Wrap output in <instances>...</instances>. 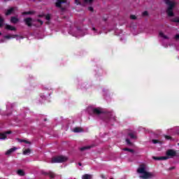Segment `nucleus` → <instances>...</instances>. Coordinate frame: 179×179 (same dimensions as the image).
Wrapping results in <instances>:
<instances>
[{
  "mask_svg": "<svg viewBox=\"0 0 179 179\" xmlns=\"http://www.w3.org/2000/svg\"><path fill=\"white\" fill-rule=\"evenodd\" d=\"M31 153V150H30V148L26 149L23 151V155H29Z\"/></svg>",
  "mask_w": 179,
  "mask_h": 179,
  "instance_id": "obj_21",
  "label": "nucleus"
},
{
  "mask_svg": "<svg viewBox=\"0 0 179 179\" xmlns=\"http://www.w3.org/2000/svg\"><path fill=\"white\" fill-rule=\"evenodd\" d=\"M43 174L44 176H48L50 178H55V173L51 171H49L48 172H43Z\"/></svg>",
  "mask_w": 179,
  "mask_h": 179,
  "instance_id": "obj_8",
  "label": "nucleus"
},
{
  "mask_svg": "<svg viewBox=\"0 0 179 179\" xmlns=\"http://www.w3.org/2000/svg\"><path fill=\"white\" fill-rule=\"evenodd\" d=\"M110 179H114V178H110Z\"/></svg>",
  "mask_w": 179,
  "mask_h": 179,
  "instance_id": "obj_49",
  "label": "nucleus"
},
{
  "mask_svg": "<svg viewBox=\"0 0 179 179\" xmlns=\"http://www.w3.org/2000/svg\"><path fill=\"white\" fill-rule=\"evenodd\" d=\"M88 10H90V12H93L94 8H93V7H89Z\"/></svg>",
  "mask_w": 179,
  "mask_h": 179,
  "instance_id": "obj_39",
  "label": "nucleus"
},
{
  "mask_svg": "<svg viewBox=\"0 0 179 179\" xmlns=\"http://www.w3.org/2000/svg\"><path fill=\"white\" fill-rule=\"evenodd\" d=\"M6 30H10L12 31H15L16 30V27H12L11 25L6 24Z\"/></svg>",
  "mask_w": 179,
  "mask_h": 179,
  "instance_id": "obj_11",
  "label": "nucleus"
},
{
  "mask_svg": "<svg viewBox=\"0 0 179 179\" xmlns=\"http://www.w3.org/2000/svg\"><path fill=\"white\" fill-rule=\"evenodd\" d=\"M92 113L93 114H94L95 115H101V114H103V112L100 108H94L92 109Z\"/></svg>",
  "mask_w": 179,
  "mask_h": 179,
  "instance_id": "obj_6",
  "label": "nucleus"
},
{
  "mask_svg": "<svg viewBox=\"0 0 179 179\" xmlns=\"http://www.w3.org/2000/svg\"><path fill=\"white\" fill-rule=\"evenodd\" d=\"M1 34H2L1 33H0V36H1Z\"/></svg>",
  "mask_w": 179,
  "mask_h": 179,
  "instance_id": "obj_48",
  "label": "nucleus"
},
{
  "mask_svg": "<svg viewBox=\"0 0 179 179\" xmlns=\"http://www.w3.org/2000/svg\"><path fill=\"white\" fill-rule=\"evenodd\" d=\"M75 3L77 5H82V3H80V0H75Z\"/></svg>",
  "mask_w": 179,
  "mask_h": 179,
  "instance_id": "obj_33",
  "label": "nucleus"
},
{
  "mask_svg": "<svg viewBox=\"0 0 179 179\" xmlns=\"http://www.w3.org/2000/svg\"><path fill=\"white\" fill-rule=\"evenodd\" d=\"M165 139H166V141H171L173 139V137L170 136H167V135H164Z\"/></svg>",
  "mask_w": 179,
  "mask_h": 179,
  "instance_id": "obj_28",
  "label": "nucleus"
},
{
  "mask_svg": "<svg viewBox=\"0 0 179 179\" xmlns=\"http://www.w3.org/2000/svg\"><path fill=\"white\" fill-rule=\"evenodd\" d=\"M171 22H172L173 23H179V17H176L171 18Z\"/></svg>",
  "mask_w": 179,
  "mask_h": 179,
  "instance_id": "obj_17",
  "label": "nucleus"
},
{
  "mask_svg": "<svg viewBox=\"0 0 179 179\" xmlns=\"http://www.w3.org/2000/svg\"><path fill=\"white\" fill-rule=\"evenodd\" d=\"M145 171L146 165H145L144 164H141L138 169H137V173H139V174H143V173Z\"/></svg>",
  "mask_w": 179,
  "mask_h": 179,
  "instance_id": "obj_4",
  "label": "nucleus"
},
{
  "mask_svg": "<svg viewBox=\"0 0 179 179\" xmlns=\"http://www.w3.org/2000/svg\"><path fill=\"white\" fill-rule=\"evenodd\" d=\"M152 143H154V145H156V143H159V145H162L163 144V141L157 140V139H153L152 140Z\"/></svg>",
  "mask_w": 179,
  "mask_h": 179,
  "instance_id": "obj_19",
  "label": "nucleus"
},
{
  "mask_svg": "<svg viewBox=\"0 0 179 179\" xmlns=\"http://www.w3.org/2000/svg\"><path fill=\"white\" fill-rule=\"evenodd\" d=\"M106 117L108 118V120H109V121H111V120H113V121H115V116H114V115H113V113H106Z\"/></svg>",
  "mask_w": 179,
  "mask_h": 179,
  "instance_id": "obj_10",
  "label": "nucleus"
},
{
  "mask_svg": "<svg viewBox=\"0 0 179 179\" xmlns=\"http://www.w3.org/2000/svg\"><path fill=\"white\" fill-rule=\"evenodd\" d=\"M126 142H127V145H129V146H132V143L131 142V141L129 138L126 139Z\"/></svg>",
  "mask_w": 179,
  "mask_h": 179,
  "instance_id": "obj_29",
  "label": "nucleus"
},
{
  "mask_svg": "<svg viewBox=\"0 0 179 179\" xmlns=\"http://www.w3.org/2000/svg\"><path fill=\"white\" fill-rule=\"evenodd\" d=\"M16 150V148H10V150H7L6 152V156H9V155H11V153H13Z\"/></svg>",
  "mask_w": 179,
  "mask_h": 179,
  "instance_id": "obj_12",
  "label": "nucleus"
},
{
  "mask_svg": "<svg viewBox=\"0 0 179 179\" xmlns=\"http://www.w3.org/2000/svg\"><path fill=\"white\" fill-rule=\"evenodd\" d=\"M12 37H13V38H16V37H17V35H13V36L6 35V36H5V38L9 39V38H12Z\"/></svg>",
  "mask_w": 179,
  "mask_h": 179,
  "instance_id": "obj_26",
  "label": "nucleus"
},
{
  "mask_svg": "<svg viewBox=\"0 0 179 179\" xmlns=\"http://www.w3.org/2000/svg\"><path fill=\"white\" fill-rule=\"evenodd\" d=\"M83 129H82V128L80 127H75L73 129V132L75 133H79V132H83Z\"/></svg>",
  "mask_w": 179,
  "mask_h": 179,
  "instance_id": "obj_16",
  "label": "nucleus"
},
{
  "mask_svg": "<svg viewBox=\"0 0 179 179\" xmlns=\"http://www.w3.org/2000/svg\"><path fill=\"white\" fill-rule=\"evenodd\" d=\"M78 166H82V163L79 162Z\"/></svg>",
  "mask_w": 179,
  "mask_h": 179,
  "instance_id": "obj_46",
  "label": "nucleus"
},
{
  "mask_svg": "<svg viewBox=\"0 0 179 179\" xmlns=\"http://www.w3.org/2000/svg\"><path fill=\"white\" fill-rule=\"evenodd\" d=\"M169 170H174V167L169 168Z\"/></svg>",
  "mask_w": 179,
  "mask_h": 179,
  "instance_id": "obj_45",
  "label": "nucleus"
},
{
  "mask_svg": "<svg viewBox=\"0 0 179 179\" xmlns=\"http://www.w3.org/2000/svg\"><path fill=\"white\" fill-rule=\"evenodd\" d=\"M68 160V157L64 156L53 157L51 160V163H64Z\"/></svg>",
  "mask_w": 179,
  "mask_h": 179,
  "instance_id": "obj_1",
  "label": "nucleus"
},
{
  "mask_svg": "<svg viewBox=\"0 0 179 179\" xmlns=\"http://www.w3.org/2000/svg\"><path fill=\"white\" fill-rule=\"evenodd\" d=\"M37 22H38V23H40L41 25H43V23H44V22H43V20H37Z\"/></svg>",
  "mask_w": 179,
  "mask_h": 179,
  "instance_id": "obj_38",
  "label": "nucleus"
},
{
  "mask_svg": "<svg viewBox=\"0 0 179 179\" xmlns=\"http://www.w3.org/2000/svg\"><path fill=\"white\" fill-rule=\"evenodd\" d=\"M5 20H3V18L0 16V27H3V22Z\"/></svg>",
  "mask_w": 179,
  "mask_h": 179,
  "instance_id": "obj_27",
  "label": "nucleus"
},
{
  "mask_svg": "<svg viewBox=\"0 0 179 179\" xmlns=\"http://www.w3.org/2000/svg\"><path fill=\"white\" fill-rule=\"evenodd\" d=\"M18 142H20L21 143L24 142V140L18 138Z\"/></svg>",
  "mask_w": 179,
  "mask_h": 179,
  "instance_id": "obj_41",
  "label": "nucleus"
},
{
  "mask_svg": "<svg viewBox=\"0 0 179 179\" xmlns=\"http://www.w3.org/2000/svg\"><path fill=\"white\" fill-rule=\"evenodd\" d=\"M148 15H149V13H148V11H144L142 14L143 16H148Z\"/></svg>",
  "mask_w": 179,
  "mask_h": 179,
  "instance_id": "obj_35",
  "label": "nucleus"
},
{
  "mask_svg": "<svg viewBox=\"0 0 179 179\" xmlns=\"http://www.w3.org/2000/svg\"><path fill=\"white\" fill-rule=\"evenodd\" d=\"M160 37H162V38H164L165 40H169V36L164 35L163 32H159Z\"/></svg>",
  "mask_w": 179,
  "mask_h": 179,
  "instance_id": "obj_22",
  "label": "nucleus"
},
{
  "mask_svg": "<svg viewBox=\"0 0 179 179\" xmlns=\"http://www.w3.org/2000/svg\"><path fill=\"white\" fill-rule=\"evenodd\" d=\"M10 134H12L11 131H7L4 133H0V139H3V140L6 139V138H8L6 135H9Z\"/></svg>",
  "mask_w": 179,
  "mask_h": 179,
  "instance_id": "obj_7",
  "label": "nucleus"
},
{
  "mask_svg": "<svg viewBox=\"0 0 179 179\" xmlns=\"http://www.w3.org/2000/svg\"><path fill=\"white\" fill-rule=\"evenodd\" d=\"M17 174L18 176H24V171L22 169H19L18 171H17Z\"/></svg>",
  "mask_w": 179,
  "mask_h": 179,
  "instance_id": "obj_20",
  "label": "nucleus"
},
{
  "mask_svg": "<svg viewBox=\"0 0 179 179\" xmlns=\"http://www.w3.org/2000/svg\"><path fill=\"white\" fill-rule=\"evenodd\" d=\"M92 30L94 31H96V28L95 27H92Z\"/></svg>",
  "mask_w": 179,
  "mask_h": 179,
  "instance_id": "obj_44",
  "label": "nucleus"
},
{
  "mask_svg": "<svg viewBox=\"0 0 179 179\" xmlns=\"http://www.w3.org/2000/svg\"><path fill=\"white\" fill-rule=\"evenodd\" d=\"M85 3H92L93 0H83Z\"/></svg>",
  "mask_w": 179,
  "mask_h": 179,
  "instance_id": "obj_32",
  "label": "nucleus"
},
{
  "mask_svg": "<svg viewBox=\"0 0 179 179\" xmlns=\"http://www.w3.org/2000/svg\"><path fill=\"white\" fill-rule=\"evenodd\" d=\"M82 179H92V175L85 174L82 176Z\"/></svg>",
  "mask_w": 179,
  "mask_h": 179,
  "instance_id": "obj_18",
  "label": "nucleus"
},
{
  "mask_svg": "<svg viewBox=\"0 0 179 179\" xmlns=\"http://www.w3.org/2000/svg\"><path fill=\"white\" fill-rule=\"evenodd\" d=\"M13 10H15V8L13 7L10 8V9L7 10L6 13V16H9V15L12 14Z\"/></svg>",
  "mask_w": 179,
  "mask_h": 179,
  "instance_id": "obj_13",
  "label": "nucleus"
},
{
  "mask_svg": "<svg viewBox=\"0 0 179 179\" xmlns=\"http://www.w3.org/2000/svg\"><path fill=\"white\" fill-rule=\"evenodd\" d=\"M176 155H177V152H176L174 150H168L166 151V156L169 157H169H174Z\"/></svg>",
  "mask_w": 179,
  "mask_h": 179,
  "instance_id": "obj_5",
  "label": "nucleus"
},
{
  "mask_svg": "<svg viewBox=\"0 0 179 179\" xmlns=\"http://www.w3.org/2000/svg\"><path fill=\"white\" fill-rule=\"evenodd\" d=\"M89 149H92V146L91 145H87V146L82 147L81 148H80V150L81 152H83L84 150H87Z\"/></svg>",
  "mask_w": 179,
  "mask_h": 179,
  "instance_id": "obj_15",
  "label": "nucleus"
},
{
  "mask_svg": "<svg viewBox=\"0 0 179 179\" xmlns=\"http://www.w3.org/2000/svg\"><path fill=\"white\" fill-rule=\"evenodd\" d=\"M169 159V157L166 155V157H161V160H167Z\"/></svg>",
  "mask_w": 179,
  "mask_h": 179,
  "instance_id": "obj_36",
  "label": "nucleus"
},
{
  "mask_svg": "<svg viewBox=\"0 0 179 179\" xmlns=\"http://www.w3.org/2000/svg\"><path fill=\"white\" fill-rule=\"evenodd\" d=\"M152 177H154L153 173L145 171L144 173H143V176H140V178L148 179V178H152Z\"/></svg>",
  "mask_w": 179,
  "mask_h": 179,
  "instance_id": "obj_2",
  "label": "nucleus"
},
{
  "mask_svg": "<svg viewBox=\"0 0 179 179\" xmlns=\"http://www.w3.org/2000/svg\"><path fill=\"white\" fill-rule=\"evenodd\" d=\"M17 22H19V19L16 17H11V19H10V22L11 23H14V24H16L17 23Z\"/></svg>",
  "mask_w": 179,
  "mask_h": 179,
  "instance_id": "obj_14",
  "label": "nucleus"
},
{
  "mask_svg": "<svg viewBox=\"0 0 179 179\" xmlns=\"http://www.w3.org/2000/svg\"><path fill=\"white\" fill-rule=\"evenodd\" d=\"M62 3H66V0H57L55 6L57 8H62Z\"/></svg>",
  "mask_w": 179,
  "mask_h": 179,
  "instance_id": "obj_9",
  "label": "nucleus"
},
{
  "mask_svg": "<svg viewBox=\"0 0 179 179\" xmlns=\"http://www.w3.org/2000/svg\"><path fill=\"white\" fill-rule=\"evenodd\" d=\"M101 178H102L103 179L106 178V176L104 174H101Z\"/></svg>",
  "mask_w": 179,
  "mask_h": 179,
  "instance_id": "obj_42",
  "label": "nucleus"
},
{
  "mask_svg": "<svg viewBox=\"0 0 179 179\" xmlns=\"http://www.w3.org/2000/svg\"><path fill=\"white\" fill-rule=\"evenodd\" d=\"M34 11H25L22 13V15H34Z\"/></svg>",
  "mask_w": 179,
  "mask_h": 179,
  "instance_id": "obj_24",
  "label": "nucleus"
},
{
  "mask_svg": "<svg viewBox=\"0 0 179 179\" xmlns=\"http://www.w3.org/2000/svg\"><path fill=\"white\" fill-rule=\"evenodd\" d=\"M130 19H131V20H136V15H130Z\"/></svg>",
  "mask_w": 179,
  "mask_h": 179,
  "instance_id": "obj_30",
  "label": "nucleus"
},
{
  "mask_svg": "<svg viewBox=\"0 0 179 179\" xmlns=\"http://www.w3.org/2000/svg\"><path fill=\"white\" fill-rule=\"evenodd\" d=\"M45 19L46 20H51V15L50 14L46 15Z\"/></svg>",
  "mask_w": 179,
  "mask_h": 179,
  "instance_id": "obj_31",
  "label": "nucleus"
},
{
  "mask_svg": "<svg viewBox=\"0 0 179 179\" xmlns=\"http://www.w3.org/2000/svg\"><path fill=\"white\" fill-rule=\"evenodd\" d=\"M123 150H124L126 152H130V153H135V150H134L133 149L128 148H124Z\"/></svg>",
  "mask_w": 179,
  "mask_h": 179,
  "instance_id": "obj_23",
  "label": "nucleus"
},
{
  "mask_svg": "<svg viewBox=\"0 0 179 179\" xmlns=\"http://www.w3.org/2000/svg\"><path fill=\"white\" fill-rule=\"evenodd\" d=\"M44 16V15H39L38 17H43Z\"/></svg>",
  "mask_w": 179,
  "mask_h": 179,
  "instance_id": "obj_43",
  "label": "nucleus"
},
{
  "mask_svg": "<svg viewBox=\"0 0 179 179\" xmlns=\"http://www.w3.org/2000/svg\"><path fill=\"white\" fill-rule=\"evenodd\" d=\"M154 160H161V157H152Z\"/></svg>",
  "mask_w": 179,
  "mask_h": 179,
  "instance_id": "obj_34",
  "label": "nucleus"
},
{
  "mask_svg": "<svg viewBox=\"0 0 179 179\" xmlns=\"http://www.w3.org/2000/svg\"><path fill=\"white\" fill-rule=\"evenodd\" d=\"M24 22L28 27H31V26H33V18L31 17H27L24 19Z\"/></svg>",
  "mask_w": 179,
  "mask_h": 179,
  "instance_id": "obj_3",
  "label": "nucleus"
},
{
  "mask_svg": "<svg viewBox=\"0 0 179 179\" xmlns=\"http://www.w3.org/2000/svg\"><path fill=\"white\" fill-rule=\"evenodd\" d=\"M175 38H176V40H179V34H176L175 36Z\"/></svg>",
  "mask_w": 179,
  "mask_h": 179,
  "instance_id": "obj_40",
  "label": "nucleus"
},
{
  "mask_svg": "<svg viewBox=\"0 0 179 179\" xmlns=\"http://www.w3.org/2000/svg\"><path fill=\"white\" fill-rule=\"evenodd\" d=\"M24 143H27L28 145H31V143L27 140H24Z\"/></svg>",
  "mask_w": 179,
  "mask_h": 179,
  "instance_id": "obj_37",
  "label": "nucleus"
},
{
  "mask_svg": "<svg viewBox=\"0 0 179 179\" xmlns=\"http://www.w3.org/2000/svg\"><path fill=\"white\" fill-rule=\"evenodd\" d=\"M45 121H47V119H45Z\"/></svg>",
  "mask_w": 179,
  "mask_h": 179,
  "instance_id": "obj_47",
  "label": "nucleus"
},
{
  "mask_svg": "<svg viewBox=\"0 0 179 179\" xmlns=\"http://www.w3.org/2000/svg\"><path fill=\"white\" fill-rule=\"evenodd\" d=\"M128 135L131 139H136V136L134 133H129Z\"/></svg>",
  "mask_w": 179,
  "mask_h": 179,
  "instance_id": "obj_25",
  "label": "nucleus"
}]
</instances>
